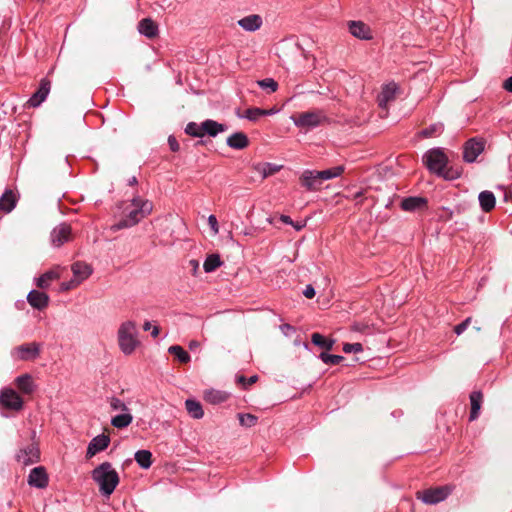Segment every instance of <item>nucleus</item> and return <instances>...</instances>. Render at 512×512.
<instances>
[{"label": "nucleus", "mask_w": 512, "mask_h": 512, "mask_svg": "<svg viewBox=\"0 0 512 512\" xmlns=\"http://www.w3.org/2000/svg\"><path fill=\"white\" fill-rule=\"evenodd\" d=\"M348 27L349 32L358 39L370 40L373 37L370 27L362 21H350Z\"/></svg>", "instance_id": "nucleus-18"}, {"label": "nucleus", "mask_w": 512, "mask_h": 512, "mask_svg": "<svg viewBox=\"0 0 512 512\" xmlns=\"http://www.w3.org/2000/svg\"><path fill=\"white\" fill-rule=\"evenodd\" d=\"M344 172L343 166H335L323 171H318L317 176L323 180H329L336 177H339Z\"/></svg>", "instance_id": "nucleus-38"}, {"label": "nucleus", "mask_w": 512, "mask_h": 512, "mask_svg": "<svg viewBox=\"0 0 512 512\" xmlns=\"http://www.w3.org/2000/svg\"><path fill=\"white\" fill-rule=\"evenodd\" d=\"M237 24L247 32H255L262 27L263 19L258 14H250L239 19Z\"/></svg>", "instance_id": "nucleus-19"}, {"label": "nucleus", "mask_w": 512, "mask_h": 512, "mask_svg": "<svg viewBox=\"0 0 512 512\" xmlns=\"http://www.w3.org/2000/svg\"><path fill=\"white\" fill-rule=\"evenodd\" d=\"M168 145L172 152H178L180 150V145H179L176 137L173 135H170L168 137Z\"/></svg>", "instance_id": "nucleus-51"}, {"label": "nucleus", "mask_w": 512, "mask_h": 512, "mask_svg": "<svg viewBox=\"0 0 512 512\" xmlns=\"http://www.w3.org/2000/svg\"><path fill=\"white\" fill-rule=\"evenodd\" d=\"M137 329L136 324L133 321H126L121 324L118 329V344L120 350L125 355L132 354L136 347L139 345V341L136 338Z\"/></svg>", "instance_id": "nucleus-3"}, {"label": "nucleus", "mask_w": 512, "mask_h": 512, "mask_svg": "<svg viewBox=\"0 0 512 512\" xmlns=\"http://www.w3.org/2000/svg\"><path fill=\"white\" fill-rule=\"evenodd\" d=\"M266 109L258 107L248 108L243 115L238 114L241 118H246L250 121H257L261 116H266Z\"/></svg>", "instance_id": "nucleus-39"}, {"label": "nucleus", "mask_w": 512, "mask_h": 512, "mask_svg": "<svg viewBox=\"0 0 512 512\" xmlns=\"http://www.w3.org/2000/svg\"><path fill=\"white\" fill-rule=\"evenodd\" d=\"M450 493L451 489L448 486H441L418 491L416 498L425 504L433 505L444 501Z\"/></svg>", "instance_id": "nucleus-6"}, {"label": "nucleus", "mask_w": 512, "mask_h": 512, "mask_svg": "<svg viewBox=\"0 0 512 512\" xmlns=\"http://www.w3.org/2000/svg\"><path fill=\"white\" fill-rule=\"evenodd\" d=\"M110 444V437L105 434H100L94 437L88 444L86 456L92 457L98 452L105 450Z\"/></svg>", "instance_id": "nucleus-16"}, {"label": "nucleus", "mask_w": 512, "mask_h": 512, "mask_svg": "<svg viewBox=\"0 0 512 512\" xmlns=\"http://www.w3.org/2000/svg\"><path fill=\"white\" fill-rule=\"evenodd\" d=\"M197 346H198V343L196 341H191L189 344L190 349H193L194 347H197Z\"/></svg>", "instance_id": "nucleus-61"}, {"label": "nucleus", "mask_w": 512, "mask_h": 512, "mask_svg": "<svg viewBox=\"0 0 512 512\" xmlns=\"http://www.w3.org/2000/svg\"><path fill=\"white\" fill-rule=\"evenodd\" d=\"M91 477L99 486V492L104 497H109L120 482L118 472L110 462H103L91 472Z\"/></svg>", "instance_id": "nucleus-2"}, {"label": "nucleus", "mask_w": 512, "mask_h": 512, "mask_svg": "<svg viewBox=\"0 0 512 512\" xmlns=\"http://www.w3.org/2000/svg\"><path fill=\"white\" fill-rule=\"evenodd\" d=\"M138 32L149 38L153 39L158 36L159 34V27L158 24L152 20L151 18H144L139 21L138 23Z\"/></svg>", "instance_id": "nucleus-20"}, {"label": "nucleus", "mask_w": 512, "mask_h": 512, "mask_svg": "<svg viewBox=\"0 0 512 512\" xmlns=\"http://www.w3.org/2000/svg\"><path fill=\"white\" fill-rule=\"evenodd\" d=\"M237 380L239 383H242L243 386L246 388V387L251 386L252 384L256 383L258 380V376L252 375L249 378H246L245 376L240 375V376H238Z\"/></svg>", "instance_id": "nucleus-48"}, {"label": "nucleus", "mask_w": 512, "mask_h": 512, "mask_svg": "<svg viewBox=\"0 0 512 512\" xmlns=\"http://www.w3.org/2000/svg\"><path fill=\"white\" fill-rule=\"evenodd\" d=\"M227 393L219 390H208L204 394V399L211 404H220L227 400Z\"/></svg>", "instance_id": "nucleus-34"}, {"label": "nucleus", "mask_w": 512, "mask_h": 512, "mask_svg": "<svg viewBox=\"0 0 512 512\" xmlns=\"http://www.w3.org/2000/svg\"><path fill=\"white\" fill-rule=\"evenodd\" d=\"M227 145L230 148L242 150L249 145V139L243 132H235L227 138Z\"/></svg>", "instance_id": "nucleus-26"}, {"label": "nucleus", "mask_w": 512, "mask_h": 512, "mask_svg": "<svg viewBox=\"0 0 512 512\" xmlns=\"http://www.w3.org/2000/svg\"><path fill=\"white\" fill-rule=\"evenodd\" d=\"M0 404L9 410L19 411L24 402L20 395L11 388H5L0 392Z\"/></svg>", "instance_id": "nucleus-9"}, {"label": "nucleus", "mask_w": 512, "mask_h": 512, "mask_svg": "<svg viewBox=\"0 0 512 512\" xmlns=\"http://www.w3.org/2000/svg\"><path fill=\"white\" fill-rule=\"evenodd\" d=\"M291 118L295 126L305 130H312L327 121L326 115L320 110L301 112Z\"/></svg>", "instance_id": "nucleus-5"}, {"label": "nucleus", "mask_w": 512, "mask_h": 512, "mask_svg": "<svg viewBox=\"0 0 512 512\" xmlns=\"http://www.w3.org/2000/svg\"><path fill=\"white\" fill-rule=\"evenodd\" d=\"M74 283V279H71L70 281L68 282H63L61 284V290L63 291H67V290H70L72 288H75L76 286H78L79 284H73Z\"/></svg>", "instance_id": "nucleus-54"}, {"label": "nucleus", "mask_w": 512, "mask_h": 512, "mask_svg": "<svg viewBox=\"0 0 512 512\" xmlns=\"http://www.w3.org/2000/svg\"><path fill=\"white\" fill-rule=\"evenodd\" d=\"M311 342L322 349H325L326 351H329L333 348L335 340L326 338L320 333H313L311 335Z\"/></svg>", "instance_id": "nucleus-33"}, {"label": "nucleus", "mask_w": 512, "mask_h": 512, "mask_svg": "<svg viewBox=\"0 0 512 512\" xmlns=\"http://www.w3.org/2000/svg\"><path fill=\"white\" fill-rule=\"evenodd\" d=\"M202 123L198 124L196 122H189L184 131L187 135L196 137V138H202L203 137V131L201 130Z\"/></svg>", "instance_id": "nucleus-42"}, {"label": "nucleus", "mask_w": 512, "mask_h": 512, "mask_svg": "<svg viewBox=\"0 0 512 512\" xmlns=\"http://www.w3.org/2000/svg\"><path fill=\"white\" fill-rule=\"evenodd\" d=\"M423 163L431 173L439 176L448 165V157L442 148H432L423 155Z\"/></svg>", "instance_id": "nucleus-4"}, {"label": "nucleus", "mask_w": 512, "mask_h": 512, "mask_svg": "<svg viewBox=\"0 0 512 512\" xmlns=\"http://www.w3.org/2000/svg\"><path fill=\"white\" fill-rule=\"evenodd\" d=\"M280 330L287 337H291L296 332L295 327L288 323L280 325Z\"/></svg>", "instance_id": "nucleus-50"}, {"label": "nucleus", "mask_w": 512, "mask_h": 512, "mask_svg": "<svg viewBox=\"0 0 512 512\" xmlns=\"http://www.w3.org/2000/svg\"><path fill=\"white\" fill-rule=\"evenodd\" d=\"M295 227L296 230H301L303 228L304 225L302 224H296V225H293Z\"/></svg>", "instance_id": "nucleus-63"}, {"label": "nucleus", "mask_w": 512, "mask_h": 512, "mask_svg": "<svg viewBox=\"0 0 512 512\" xmlns=\"http://www.w3.org/2000/svg\"><path fill=\"white\" fill-rule=\"evenodd\" d=\"M159 332H160L159 328L157 326H154L152 329V332H151V336L153 338H156L159 335Z\"/></svg>", "instance_id": "nucleus-58"}, {"label": "nucleus", "mask_w": 512, "mask_h": 512, "mask_svg": "<svg viewBox=\"0 0 512 512\" xmlns=\"http://www.w3.org/2000/svg\"><path fill=\"white\" fill-rule=\"evenodd\" d=\"M71 270L74 276L73 284H81L84 280H86L93 272L92 267L82 261H77L72 264Z\"/></svg>", "instance_id": "nucleus-17"}, {"label": "nucleus", "mask_w": 512, "mask_h": 512, "mask_svg": "<svg viewBox=\"0 0 512 512\" xmlns=\"http://www.w3.org/2000/svg\"><path fill=\"white\" fill-rule=\"evenodd\" d=\"M351 330L359 333L369 334L371 332V326L365 322H354L351 326Z\"/></svg>", "instance_id": "nucleus-46"}, {"label": "nucleus", "mask_w": 512, "mask_h": 512, "mask_svg": "<svg viewBox=\"0 0 512 512\" xmlns=\"http://www.w3.org/2000/svg\"><path fill=\"white\" fill-rule=\"evenodd\" d=\"M121 217L111 226V230L119 231L138 224L143 218L149 215L153 205L148 200L134 197L130 202L123 204Z\"/></svg>", "instance_id": "nucleus-1"}, {"label": "nucleus", "mask_w": 512, "mask_h": 512, "mask_svg": "<svg viewBox=\"0 0 512 512\" xmlns=\"http://www.w3.org/2000/svg\"><path fill=\"white\" fill-rule=\"evenodd\" d=\"M428 201L425 197L421 196H409L403 198L400 207L404 211L414 212L427 208Z\"/></svg>", "instance_id": "nucleus-15"}, {"label": "nucleus", "mask_w": 512, "mask_h": 512, "mask_svg": "<svg viewBox=\"0 0 512 512\" xmlns=\"http://www.w3.org/2000/svg\"><path fill=\"white\" fill-rule=\"evenodd\" d=\"M15 206L16 199L14 193L11 190H6L0 197V210L9 213Z\"/></svg>", "instance_id": "nucleus-28"}, {"label": "nucleus", "mask_w": 512, "mask_h": 512, "mask_svg": "<svg viewBox=\"0 0 512 512\" xmlns=\"http://www.w3.org/2000/svg\"><path fill=\"white\" fill-rule=\"evenodd\" d=\"M49 478L46 469L43 466L33 468L28 475V484L39 489L48 486Z\"/></svg>", "instance_id": "nucleus-13"}, {"label": "nucleus", "mask_w": 512, "mask_h": 512, "mask_svg": "<svg viewBox=\"0 0 512 512\" xmlns=\"http://www.w3.org/2000/svg\"><path fill=\"white\" fill-rule=\"evenodd\" d=\"M486 141L482 137H473L463 144V160L466 163H474L477 157L483 153Z\"/></svg>", "instance_id": "nucleus-7"}, {"label": "nucleus", "mask_w": 512, "mask_h": 512, "mask_svg": "<svg viewBox=\"0 0 512 512\" xmlns=\"http://www.w3.org/2000/svg\"><path fill=\"white\" fill-rule=\"evenodd\" d=\"M60 274L56 270H49L36 278V285L41 289H46L50 286L51 282L59 279Z\"/></svg>", "instance_id": "nucleus-29"}, {"label": "nucleus", "mask_w": 512, "mask_h": 512, "mask_svg": "<svg viewBox=\"0 0 512 512\" xmlns=\"http://www.w3.org/2000/svg\"><path fill=\"white\" fill-rule=\"evenodd\" d=\"M280 221L283 222L284 224H288V225H294L292 219L290 218V216L288 215H281L280 216Z\"/></svg>", "instance_id": "nucleus-56"}, {"label": "nucleus", "mask_w": 512, "mask_h": 512, "mask_svg": "<svg viewBox=\"0 0 512 512\" xmlns=\"http://www.w3.org/2000/svg\"><path fill=\"white\" fill-rule=\"evenodd\" d=\"M343 351L345 353H359L363 351V346L361 343H345Z\"/></svg>", "instance_id": "nucleus-47"}, {"label": "nucleus", "mask_w": 512, "mask_h": 512, "mask_svg": "<svg viewBox=\"0 0 512 512\" xmlns=\"http://www.w3.org/2000/svg\"><path fill=\"white\" fill-rule=\"evenodd\" d=\"M203 137L208 135L210 137H216L219 133L226 131L227 127L224 124L218 123L215 120L207 119L202 122Z\"/></svg>", "instance_id": "nucleus-25"}, {"label": "nucleus", "mask_w": 512, "mask_h": 512, "mask_svg": "<svg viewBox=\"0 0 512 512\" xmlns=\"http://www.w3.org/2000/svg\"><path fill=\"white\" fill-rule=\"evenodd\" d=\"M479 204L482 211L488 213L495 208L496 198L493 192L485 190L479 193Z\"/></svg>", "instance_id": "nucleus-27"}, {"label": "nucleus", "mask_w": 512, "mask_h": 512, "mask_svg": "<svg viewBox=\"0 0 512 512\" xmlns=\"http://www.w3.org/2000/svg\"><path fill=\"white\" fill-rule=\"evenodd\" d=\"M223 261L221 260L220 256L218 254H210L206 257L203 269L206 273H211L215 271L217 268L222 266Z\"/></svg>", "instance_id": "nucleus-36"}, {"label": "nucleus", "mask_w": 512, "mask_h": 512, "mask_svg": "<svg viewBox=\"0 0 512 512\" xmlns=\"http://www.w3.org/2000/svg\"><path fill=\"white\" fill-rule=\"evenodd\" d=\"M151 323L149 321H146L144 324H143V330L144 331H148L151 329Z\"/></svg>", "instance_id": "nucleus-59"}, {"label": "nucleus", "mask_w": 512, "mask_h": 512, "mask_svg": "<svg viewBox=\"0 0 512 512\" xmlns=\"http://www.w3.org/2000/svg\"><path fill=\"white\" fill-rule=\"evenodd\" d=\"M134 458L137 464L143 469H148L152 465V453L149 450H138Z\"/></svg>", "instance_id": "nucleus-31"}, {"label": "nucleus", "mask_w": 512, "mask_h": 512, "mask_svg": "<svg viewBox=\"0 0 512 512\" xmlns=\"http://www.w3.org/2000/svg\"><path fill=\"white\" fill-rule=\"evenodd\" d=\"M185 407L188 414L194 419H201L204 416L202 405L199 401L194 399H187L185 401Z\"/></svg>", "instance_id": "nucleus-30"}, {"label": "nucleus", "mask_w": 512, "mask_h": 512, "mask_svg": "<svg viewBox=\"0 0 512 512\" xmlns=\"http://www.w3.org/2000/svg\"><path fill=\"white\" fill-rule=\"evenodd\" d=\"M71 226L67 223H60L50 234L51 243L54 247H60L71 240Z\"/></svg>", "instance_id": "nucleus-11"}, {"label": "nucleus", "mask_w": 512, "mask_h": 512, "mask_svg": "<svg viewBox=\"0 0 512 512\" xmlns=\"http://www.w3.org/2000/svg\"><path fill=\"white\" fill-rule=\"evenodd\" d=\"M316 294V291L314 289V287L312 285H307L303 291V295L308 298V299H312Z\"/></svg>", "instance_id": "nucleus-53"}, {"label": "nucleus", "mask_w": 512, "mask_h": 512, "mask_svg": "<svg viewBox=\"0 0 512 512\" xmlns=\"http://www.w3.org/2000/svg\"><path fill=\"white\" fill-rule=\"evenodd\" d=\"M362 195H363V192L362 191H358V192L355 193L354 198L355 199L360 198Z\"/></svg>", "instance_id": "nucleus-62"}, {"label": "nucleus", "mask_w": 512, "mask_h": 512, "mask_svg": "<svg viewBox=\"0 0 512 512\" xmlns=\"http://www.w3.org/2000/svg\"><path fill=\"white\" fill-rule=\"evenodd\" d=\"M318 171L305 170L301 176V184L307 190H317L321 184V178L317 176Z\"/></svg>", "instance_id": "nucleus-24"}, {"label": "nucleus", "mask_w": 512, "mask_h": 512, "mask_svg": "<svg viewBox=\"0 0 512 512\" xmlns=\"http://www.w3.org/2000/svg\"><path fill=\"white\" fill-rule=\"evenodd\" d=\"M470 322H471V318L470 317L466 318L464 321H462L461 323L457 324L454 327V332L457 335H461L468 328Z\"/></svg>", "instance_id": "nucleus-49"}, {"label": "nucleus", "mask_w": 512, "mask_h": 512, "mask_svg": "<svg viewBox=\"0 0 512 512\" xmlns=\"http://www.w3.org/2000/svg\"><path fill=\"white\" fill-rule=\"evenodd\" d=\"M137 182H138V181H137V178H136L135 176H133L132 178H130V179L128 180V184H129V185H131V186H132V185H136V184H137Z\"/></svg>", "instance_id": "nucleus-60"}, {"label": "nucleus", "mask_w": 512, "mask_h": 512, "mask_svg": "<svg viewBox=\"0 0 512 512\" xmlns=\"http://www.w3.org/2000/svg\"><path fill=\"white\" fill-rule=\"evenodd\" d=\"M40 459V450L37 444L31 443L21 448L16 454V460L27 466L38 462Z\"/></svg>", "instance_id": "nucleus-10"}, {"label": "nucleus", "mask_w": 512, "mask_h": 512, "mask_svg": "<svg viewBox=\"0 0 512 512\" xmlns=\"http://www.w3.org/2000/svg\"><path fill=\"white\" fill-rule=\"evenodd\" d=\"M133 421V416L130 412H123L122 414L116 415L112 418L111 424L115 428L122 429L128 427Z\"/></svg>", "instance_id": "nucleus-35"}, {"label": "nucleus", "mask_w": 512, "mask_h": 512, "mask_svg": "<svg viewBox=\"0 0 512 512\" xmlns=\"http://www.w3.org/2000/svg\"><path fill=\"white\" fill-rule=\"evenodd\" d=\"M462 175V169L460 167L446 166L443 169L442 174H439L438 177H442L445 180H456L460 178Z\"/></svg>", "instance_id": "nucleus-40"}, {"label": "nucleus", "mask_w": 512, "mask_h": 512, "mask_svg": "<svg viewBox=\"0 0 512 512\" xmlns=\"http://www.w3.org/2000/svg\"><path fill=\"white\" fill-rule=\"evenodd\" d=\"M15 385L21 393L27 395L32 394L36 389L33 377L28 373L16 377Z\"/></svg>", "instance_id": "nucleus-23"}, {"label": "nucleus", "mask_w": 512, "mask_h": 512, "mask_svg": "<svg viewBox=\"0 0 512 512\" xmlns=\"http://www.w3.org/2000/svg\"><path fill=\"white\" fill-rule=\"evenodd\" d=\"M168 352L171 355H174L177 358V360L182 364H186L191 360L189 353L179 345L170 346L168 348Z\"/></svg>", "instance_id": "nucleus-37"}, {"label": "nucleus", "mask_w": 512, "mask_h": 512, "mask_svg": "<svg viewBox=\"0 0 512 512\" xmlns=\"http://www.w3.org/2000/svg\"><path fill=\"white\" fill-rule=\"evenodd\" d=\"M109 403L112 410H120L122 412L129 411L127 405L117 397H111Z\"/></svg>", "instance_id": "nucleus-45"}, {"label": "nucleus", "mask_w": 512, "mask_h": 512, "mask_svg": "<svg viewBox=\"0 0 512 512\" xmlns=\"http://www.w3.org/2000/svg\"><path fill=\"white\" fill-rule=\"evenodd\" d=\"M444 131V125L441 122L433 123L422 129L419 135L423 138H432L440 136Z\"/></svg>", "instance_id": "nucleus-32"}, {"label": "nucleus", "mask_w": 512, "mask_h": 512, "mask_svg": "<svg viewBox=\"0 0 512 512\" xmlns=\"http://www.w3.org/2000/svg\"><path fill=\"white\" fill-rule=\"evenodd\" d=\"M399 90L398 85L395 82H390L382 87L380 94L378 95L377 102L379 107L385 109L391 101H394L396 94Z\"/></svg>", "instance_id": "nucleus-14"}, {"label": "nucleus", "mask_w": 512, "mask_h": 512, "mask_svg": "<svg viewBox=\"0 0 512 512\" xmlns=\"http://www.w3.org/2000/svg\"><path fill=\"white\" fill-rule=\"evenodd\" d=\"M11 355L14 359L21 361H32L40 355V344L36 342L25 343L15 347Z\"/></svg>", "instance_id": "nucleus-8"}, {"label": "nucleus", "mask_w": 512, "mask_h": 512, "mask_svg": "<svg viewBox=\"0 0 512 512\" xmlns=\"http://www.w3.org/2000/svg\"><path fill=\"white\" fill-rule=\"evenodd\" d=\"M237 416H238L240 425L243 427L250 428V427L255 426L258 422V417L254 414L238 413Z\"/></svg>", "instance_id": "nucleus-41"}, {"label": "nucleus", "mask_w": 512, "mask_h": 512, "mask_svg": "<svg viewBox=\"0 0 512 512\" xmlns=\"http://www.w3.org/2000/svg\"><path fill=\"white\" fill-rule=\"evenodd\" d=\"M503 87L507 91L512 92V76L505 80Z\"/></svg>", "instance_id": "nucleus-57"}, {"label": "nucleus", "mask_w": 512, "mask_h": 512, "mask_svg": "<svg viewBox=\"0 0 512 512\" xmlns=\"http://www.w3.org/2000/svg\"><path fill=\"white\" fill-rule=\"evenodd\" d=\"M51 89V81L48 78H42L39 83V87L35 93L28 100L30 107L40 106L47 98Z\"/></svg>", "instance_id": "nucleus-12"}, {"label": "nucleus", "mask_w": 512, "mask_h": 512, "mask_svg": "<svg viewBox=\"0 0 512 512\" xmlns=\"http://www.w3.org/2000/svg\"><path fill=\"white\" fill-rule=\"evenodd\" d=\"M189 266L192 268L193 274L195 275L197 273V270L199 269V262H198V260L191 259L189 261Z\"/></svg>", "instance_id": "nucleus-55"}, {"label": "nucleus", "mask_w": 512, "mask_h": 512, "mask_svg": "<svg viewBox=\"0 0 512 512\" xmlns=\"http://www.w3.org/2000/svg\"><path fill=\"white\" fill-rule=\"evenodd\" d=\"M28 303L35 309L43 310L49 304V296L38 290H31L27 295Z\"/></svg>", "instance_id": "nucleus-21"}, {"label": "nucleus", "mask_w": 512, "mask_h": 512, "mask_svg": "<svg viewBox=\"0 0 512 512\" xmlns=\"http://www.w3.org/2000/svg\"><path fill=\"white\" fill-rule=\"evenodd\" d=\"M208 224L214 234H217L219 232V225H218V221H217V218L215 215H210L208 217Z\"/></svg>", "instance_id": "nucleus-52"}, {"label": "nucleus", "mask_w": 512, "mask_h": 512, "mask_svg": "<svg viewBox=\"0 0 512 512\" xmlns=\"http://www.w3.org/2000/svg\"><path fill=\"white\" fill-rule=\"evenodd\" d=\"M266 112H267L266 115H272L274 113V110L273 109L266 110Z\"/></svg>", "instance_id": "nucleus-64"}, {"label": "nucleus", "mask_w": 512, "mask_h": 512, "mask_svg": "<svg viewBox=\"0 0 512 512\" xmlns=\"http://www.w3.org/2000/svg\"><path fill=\"white\" fill-rule=\"evenodd\" d=\"M319 358L327 365H338L344 360V357L341 355H333L327 352H321Z\"/></svg>", "instance_id": "nucleus-43"}, {"label": "nucleus", "mask_w": 512, "mask_h": 512, "mask_svg": "<svg viewBox=\"0 0 512 512\" xmlns=\"http://www.w3.org/2000/svg\"><path fill=\"white\" fill-rule=\"evenodd\" d=\"M470 399V414H469V421H475L478 419L480 415L481 406L483 403V393L479 390L472 391L469 396Z\"/></svg>", "instance_id": "nucleus-22"}, {"label": "nucleus", "mask_w": 512, "mask_h": 512, "mask_svg": "<svg viewBox=\"0 0 512 512\" xmlns=\"http://www.w3.org/2000/svg\"><path fill=\"white\" fill-rule=\"evenodd\" d=\"M258 85L268 91V93L275 92L278 88V83L272 78H265L258 81Z\"/></svg>", "instance_id": "nucleus-44"}]
</instances>
